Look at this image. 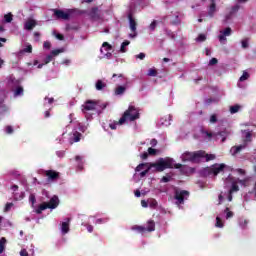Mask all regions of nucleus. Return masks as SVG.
<instances>
[{"instance_id":"nucleus-31","label":"nucleus","mask_w":256,"mask_h":256,"mask_svg":"<svg viewBox=\"0 0 256 256\" xmlns=\"http://www.w3.org/2000/svg\"><path fill=\"white\" fill-rule=\"evenodd\" d=\"M203 157H205L207 162L213 161L216 158L215 154H206L205 151H204V155L202 156V158Z\"/></svg>"},{"instance_id":"nucleus-20","label":"nucleus","mask_w":256,"mask_h":256,"mask_svg":"<svg viewBox=\"0 0 256 256\" xmlns=\"http://www.w3.org/2000/svg\"><path fill=\"white\" fill-rule=\"evenodd\" d=\"M127 91V85L117 86L114 90L115 95H123Z\"/></svg>"},{"instance_id":"nucleus-60","label":"nucleus","mask_w":256,"mask_h":256,"mask_svg":"<svg viewBox=\"0 0 256 256\" xmlns=\"http://www.w3.org/2000/svg\"><path fill=\"white\" fill-rule=\"evenodd\" d=\"M157 139H152L151 141H150V145L152 146V147H157Z\"/></svg>"},{"instance_id":"nucleus-57","label":"nucleus","mask_w":256,"mask_h":256,"mask_svg":"<svg viewBox=\"0 0 256 256\" xmlns=\"http://www.w3.org/2000/svg\"><path fill=\"white\" fill-rule=\"evenodd\" d=\"M136 59L143 61V59H145V53L141 52L140 54L136 55Z\"/></svg>"},{"instance_id":"nucleus-48","label":"nucleus","mask_w":256,"mask_h":256,"mask_svg":"<svg viewBox=\"0 0 256 256\" xmlns=\"http://www.w3.org/2000/svg\"><path fill=\"white\" fill-rule=\"evenodd\" d=\"M11 207H13V203H6L4 208L5 213H8V211H11Z\"/></svg>"},{"instance_id":"nucleus-59","label":"nucleus","mask_w":256,"mask_h":256,"mask_svg":"<svg viewBox=\"0 0 256 256\" xmlns=\"http://www.w3.org/2000/svg\"><path fill=\"white\" fill-rule=\"evenodd\" d=\"M20 256H29V253L27 252L26 249H22V250L20 251Z\"/></svg>"},{"instance_id":"nucleus-8","label":"nucleus","mask_w":256,"mask_h":256,"mask_svg":"<svg viewBox=\"0 0 256 256\" xmlns=\"http://www.w3.org/2000/svg\"><path fill=\"white\" fill-rule=\"evenodd\" d=\"M128 20H129L130 30L133 33V34H130V37L135 38L137 37V22L135 21V18H133L132 13L128 14Z\"/></svg>"},{"instance_id":"nucleus-6","label":"nucleus","mask_w":256,"mask_h":256,"mask_svg":"<svg viewBox=\"0 0 256 256\" xmlns=\"http://www.w3.org/2000/svg\"><path fill=\"white\" fill-rule=\"evenodd\" d=\"M98 103L95 100H87L84 102V104L81 106L82 113L84 115H89L91 111H97Z\"/></svg>"},{"instance_id":"nucleus-38","label":"nucleus","mask_w":256,"mask_h":256,"mask_svg":"<svg viewBox=\"0 0 256 256\" xmlns=\"http://www.w3.org/2000/svg\"><path fill=\"white\" fill-rule=\"evenodd\" d=\"M148 77H157V71L153 68L148 70Z\"/></svg>"},{"instance_id":"nucleus-24","label":"nucleus","mask_w":256,"mask_h":256,"mask_svg":"<svg viewBox=\"0 0 256 256\" xmlns=\"http://www.w3.org/2000/svg\"><path fill=\"white\" fill-rule=\"evenodd\" d=\"M146 231L148 233H152V231H155V221L154 220H149L147 222Z\"/></svg>"},{"instance_id":"nucleus-14","label":"nucleus","mask_w":256,"mask_h":256,"mask_svg":"<svg viewBox=\"0 0 256 256\" xmlns=\"http://www.w3.org/2000/svg\"><path fill=\"white\" fill-rule=\"evenodd\" d=\"M243 149H247V144L246 143H243L241 145H238V146H234L231 148V153L232 155H238V153H240L241 151H243Z\"/></svg>"},{"instance_id":"nucleus-13","label":"nucleus","mask_w":256,"mask_h":256,"mask_svg":"<svg viewBox=\"0 0 256 256\" xmlns=\"http://www.w3.org/2000/svg\"><path fill=\"white\" fill-rule=\"evenodd\" d=\"M211 4L208 7V16L210 18L215 17V13H217V4L215 3V0H210Z\"/></svg>"},{"instance_id":"nucleus-7","label":"nucleus","mask_w":256,"mask_h":256,"mask_svg":"<svg viewBox=\"0 0 256 256\" xmlns=\"http://www.w3.org/2000/svg\"><path fill=\"white\" fill-rule=\"evenodd\" d=\"M53 13L56 19H63V21H69V19H71V13L65 12L61 9H53Z\"/></svg>"},{"instance_id":"nucleus-29","label":"nucleus","mask_w":256,"mask_h":256,"mask_svg":"<svg viewBox=\"0 0 256 256\" xmlns=\"http://www.w3.org/2000/svg\"><path fill=\"white\" fill-rule=\"evenodd\" d=\"M145 167H149V163H141V164H139L135 168L136 173H139L140 171H143V169H145Z\"/></svg>"},{"instance_id":"nucleus-49","label":"nucleus","mask_w":256,"mask_h":256,"mask_svg":"<svg viewBox=\"0 0 256 256\" xmlns=\"http://www.w3.org/2000/svg\"><path fill=\"white\" fill-rule=\"evenodd\" d=\"M24 53H33V46L28 45L26 48L23 50Z\"/></svg>"},{"instance_id":"nucleus-21","label":"nucleus","mask_w":256,"mask_h":256,"mask_svg":"<svg viewBox=\"0 0 256 256\" xmlns=\"http://www.w3.org/2000/svg\"><path fill=\"white\" fill-rule=\"evenodd\" d=\"M75 161L77 162V169H79V171H83V156H75Z\"/></svg>"},{"instance_id":"nucleus-9","label":"nucleus","mask_w":256,"mask_h":256,"mask_svg":"<svg viewBox=\"0 0 256 256\" xmlns=\"http://www.w3.org/2000/svg\"><path fill=\"white\" fill-rule=\"evenodd\" d=\"M88 16L90 17V19L97 21L101 19V10H99V7H92L88 13Z\"/></svg>"},{"instance_id":"nucleus-58","label":"nucleus","mask_w":256,"mask_h":256,"mask_svg":"<svg viewBox=\"0 0 256 256\" xmlns=\"http://www.w3.org/2000/svg\"><path fill=\"white\" fill-rule=\"evenodd\" d=\"M6 133H8V135H11V133H13V127L12 126H7L6 127Z\"/></svg>"},{"instance_id":"nucleus-54","label":"nucleus","mask_w":256,"mask_h":256,"mask_svg":"<svg viewBox=\"0 0 256 256\" xmlns=\"http://www.w3.org/2000/svg\"><path fill=\"white\" fill-rule=\"evenodd\" d=\"M217 63H219V60H217V58H212L209 61V65L213 66V65H217Z\"/></svg>"},{"instance_id":"nucleus-55","label":"nucleus","mask_w":256,"mask_h":256,"mask_svg":"<svg viewBox=\"0 0 256 256\" xmlns=\"http://www.w3.org/2000/svg\"><path fill=\"white\" fill-rule=\"evenodd\" d=\"M44 49H51V42L45 41L43 44Z\"/></svg>"},{"instance_id":"nucleus-53","label":"nucleus","mask_w":256,"mask_h":256,"mask_svg":"<svg viewBox=\"0 0 256 256\" xmlns=\"http://www.w3.org/2000/svg\"><path fill=\"white\" fill-rule=\"evenodd\" d=\"M210 123H217V115L216 114H212L210 116Z\"/></svg>"},{"instance_id":"nucleus-23","label":"nucleus","mask_w":256,"mask_h":256,"mask_svg":"<svg viewBox=\"0 0 256 256\" xmlns=\"http://www.w3.org/2000/svg\"><path fill=\"white\" fill-rule=\"evenodd\" d=\"M67 221L68 222H63L61 227V231L64 235H67V233H69V221H71V219L67 218Z\"/></svg>"},{"instance_id":"nucleus-36","label":"nucleus","mask_w":256,"mask_h":256,"mask_svg":"<svg viewBox=\"0 0 256 256\" xmlns=\"http://www.w3.org/2000/svg\"><path fill=\"white\" fill-rule=\"evenodd\" d=\"M5 22L6 23H11V21H13V14L8 13L4 16Z\"/></svg>"},{"instance_id":"nucleus-64","label":"nucleus","mask_w":256,"mask_h":256,"mask_svg":"<svg viewBox=\"0 0 256 256\" xmlns=\"http://www.w3.org/2000/svg\"><path fill=\"white\" fill-rule=\"evenodd\" d=\"M157 206V200H152L150 202V207H156Z\"/></svg>"},{"instance_id":"nucleus-15","label":"nucleus","mask_w":256,"mask_h":256,"mask_svg":"<svg viewBox=\"0 0 256 256\" xmlns=\"http://www.w3.org/2000/svg\"><path fill=\"white\" fill-rule=\"evenodd\" d=\"M239 9H241V6L239 4H236L235 6H233L230 9V12L226 15V21H229V19H231V17H233L235 13H238Z\"/></svg>"},{"instance_id":"nucleus-19","label":"nucleus","mask_w":256,"mask_h":256,"mask_svg":"<svg viewBox=\"0 0 256 256\" xmlns=\"http://www.w3.org/2000/svg\"><path fill=\"white\" fill-rule=\"evenodd\" d=\"M37 25V22L35 20H28L25 24H24V29H26L27 31H32V29Z\"/></svg>"},{"instance_id":"nucleus-39","label":"nucleus","mask_w":256,"mask_h":256,"mask_svg":"<svg viewBox=\"0 0 256 256\" xmlns=\"http://www.w3.org/2000/svg\"><path fill=\"white\" fill-rule=\"evenodd\" d=\"M53 61V55L49 54L48 56H46V58L44 59V65H48V63H51Z\"/></svg>"},{"instance_id":"nucleus-43","label":"nucleus","mask_w":256,"mask_h":256,"mask_svg":"<svg viewBox=\"0 0 256 256\" xmlns=\"http://www.w3.org/2000/svg\"><path fill=\"white\" fill-rule=\"evenodd\" d=\"M241 44H242V48L243 49H247V47H249V39H244L241 41Z\"/></svg>"},{"instance_id":"nucleus-16","label":"nucleus","mask_w":256,"mask_h":256,"mask_svg":"<svg viewBox=\"0 0 256 256\" xmlns=\"http://www.w3.org/2000/svg\"><path fill=\"white\" fill-rule=\"evenodd\" d=\"M81 137H83V134H81V132L75 131L73 136L70 138L71 145H73V143H79V141H81Z\"/></svg>"},{"instance_id":"nucleus-34","label":"nucleus","mask_w":256,"mask_h":256,"mask_svg":"<svg viewBox=\"0 0 256 256\" xmlns=\"http://www.w3.org/2000/svg\"><path fill=\"white\" fill-rule=\"evenodd\" d=\"M63 51H64L63 48L52 50L50 55H52V57H57V55L63 53Z\"/></svg>"},{"instance_id":"nucleus-32","label":"nucleus","mask_w":256,"mask_h":256,"mask_svg":"<svg viewBox=\"0 0 256 256\" xmlns=\"http://www.w3.org/2000/svg\"><path fill=\"white\" fill-rule=\"evenodd\" d=\"M239 109H241V106L239 105H234L230 107V113L234 115V113H239Z\"/></svg>"},{"instance_id":"nucleus-30","label":"nucleus","mask_w":256,"mask_h":256,"mask_svg":"<svg viewBox=\"0 0 256 256\" xmlns=\"http://www.w3.org/2000/svg\"><path fill=\"white\" fill-rule=\"evenodd\" d=\"M131 42H129V40L124 41L121 44V48H120V52L121 53H127V49H125L128 45H130Z\"/></svg>"},{"instance_id":"nucleus-26","label":"nucleus","mask_w":256,"mask_h":256,"mask_svg":"<svg viewBox=\"0 0 256 256\" xmlns=\"http://www.w3.org/2000/svg\"><path fill=\"white\" fill-rule=\"evenodd\" d=\"M132 231H138L139 233H145L147 231V228L144 226L134 225L132 226Z\"/></svg>"},{"instance_id":"nucleus-62","label":"nucleus","mask_w":256,"mask_h":256,"mask_svg":"<svg viewBox=\"0 0 256 256\" xmlns=\"http://www.w3.org/2000/svg\"><path fill=\"white\" fill-rule=\"evenodd\" d=\"M149 157V153L147 152H144L142 155H141V159H148Z\"/></svg>"},{"instance_id":"nucleus-61","label":"nucleus","mask_w":256,"mask_h":256,"mask_svg":"<svg viewBox=\"0 0 256 256\" xmlns=\"http://www.w3.org/2000/svg\"><path fill=\"white\" fill-rule=\"evenodd\" d=\"M56 38H58L59 41H63L65 39V36H63V34H57Z\"/></svg>"},{"instance_id":"nucleus-40","label":"nucleus","mask_w":256,"mask_h":256,"mask_svg":"<svg viewBox=\"0 0 256 256\" xmlns=\"http://www.w3.org/2000/svg\"><path fill=\"white\" fill-rule=\"evenodd\" d=\"M5 101V90H0V105Z\"/></svg>"},{"instance_id":"nucleus-2","label":"nucleus","mask_w":256,"mask_h":256,"mask_svg":"<svg viewBox=\"0 0 256 256\" xmlns=\"http://www.w3.org/2000/svg\"><path fill=\"white\" fill-rule=\"evenodd\" d=\"M174 162L173 158H159L157 162L150 163V167L154 168L157 173H162L165 169H173Z\"/></svg>"},{"instance_id":"nucleus-47","label":"nucleus","mask_w":256,"mask_h":256,"mask_svg":"<svg viewBox=\"0 0 256 256\" xmlns=\"http://www.w3.org/2000/svg\"><path fill=\"white\" fill-rule=\"evenodd\" d=\"M29 201L30 203H32V205H35V203L37 202V199L35 198V194H30Z\"/></svg>"},{"instance_id":"nucleus-50","label":"nucleus","mask_w":256,"mask_h":256,"mask_svg":"<svg viewBox=\"0 0 256 256\" xmlns=\"http://www.w3.org/2000/svg\"><path fill=\"white\" fill-rule=\"evenodd\" d=\"M207 39V36H205V34H199V36L197 37V41L199 42H203Z\"/></svg>"},{"instance_id":"nucleus-17","label":"nucleus","mask_w":256,"mask_h":256,"mask_svg":"<svg viewBox=\"0 0 256 256\" xmlns=\"http://www.w3.org/2000/svg\"><path fill=\"white\" fill-rule=\"evenodd\" d=\"M245 133V139H244V143L247 145H249V143H251L253 141L252 137H253V131H249V130H244Z\"/></svg>"},{"instance_id":"nucleus-44","label":"nucleus","mask_w":256,"mask_h":256,"mask_svg":"<svg viewBox=\"0 0 256 256\" xmlns=\"http://www.w3.org/2000/svg\"><path fill=\"white\" fill-rule=\"evenodd\" d=\"M156 27H157V20H153L149 26V29L150 31H155Z\"/></svg>"},{"instance_id":"nucleus-18","label":"nucleus","mask_w":256,"mask_h":256,"mask_svg":"<svg viewBox=\"0 0 256 256\" xmlns=\"http://www.w3.org/2000/svg\"><path fill=\"white\" fill-rule=\"evenodd\" d=\"M11 189L13 190V196H14V199H17V200H21L25 197V193L22 192L20 196H17V193H15L16 191H19V186L18 185H12L11 186Z\"/></svg>"},{"instance_id":"nucleus-25","label":"nucleus","mask_w":256,"mask_h":256,"mask_svg":"<svg viewBox=\"0 0 256 256\" xmlns=\"http://www.w3.org/2000/svg\"><path fill=\"white\" fill-rule=\"evenodd\" d=\"M45 209H49V206L47 205V203L44 202L38 206V209H36L37 215H41V213H43Z\"/></svg>"},{"instance_id":"nucleus-10","label":"nucleus","mask_w":256,"mask_h":256,"mask_svg":"<svg viewBox=\"0 0 256 256\" xmlns=\"http://www.w3.org/2000/svg\"><path fill=\"white\" fill-rule=\"evenodd\" d=\"M233 30L231 27H227L224 31H220V35L218 36V39L220 43H223V41H227V37H230Z\"/></svg>"},{"instance_id":"nucleus-12","label":"nucleus","mask_w":256,"mask_h":256,"mask_svg":"<svg viewBox=\"0 0 256 256\" xmlns=\"http://www.w3.org/2000/svg\"><path fill=\"white\" fill-rule=\"evenodd\" d=\"M46 205H48V209H57L59 207V197L53 196Z\"/></svg>"},{"instance_id":"nucleus-35","label":"nucleus","mask_w":256,"mask_h":256,"mask_svg":"<svg viewBox=\"0 0 256 256\" xmlns=\"http://www.w3.org/2000/svg\"><path fill=\"white\" fill-rule=\"evenodd\" d=\"M151 169H153V167H151V163H149V166H147V169L140 173V177H145V175H147V173H149Z\"/></svg>"},{"instance_id":"nucleus-4","label":"nucleus","mask_w":256,"mask_h":256,"mask_svg":"<svg viewBox=\"0 0 256 256\" xmlns=\"http://www.w3.org/2000/svg\"><path fill=\"white\" fill-rule=\"evenodd\" d=\"M205 155V151H195V152H189L186 151L181 155L182 161L185 163L189 161L190 163H198L199 159H203V156Z\"/></svg>"},{"instance_id":"nucleus-51","label":"nucleus","mask_w":256,"mask_h":256,"mask_svg":"<svg viewBox=\"0 0 256 256\" xmlns=\"http://www.w3.org/2000/svg\"><path fill=\"white\" fill-rule=\"evenodd\" d=\"M148 154L149 155H157V149L155 148H148Z\"/></svg>"},{"instance_id":"nucleus-22","label":"nucleus","mask_w":256,"mask_h":256,"mask_svg":"<svg viewBox=\"0 0 256 256\" xmlns=\"http://www.w3.org/2000/svg\"><path fill=\"white\" fill-rule=\"evenodd\" d=\"M107 87V83L103 82V80H97L95 84V88L97 91H103Z\"/></svg>"},{"instance_id":"nucleus-52","label":"nucleus","mask_w":256,"mask_h":256,"mask_svg":"<svg viewBox=\"0 0 256 256\" xmlns=\"http://www.w3.org/2000/svg\"><path fill=\"white\" fill-rule=\"evenodd\" d=\"M169 181H171V176H164L161 179L162 183H169Z\"/></svg>"},{"instance_id":"nucleus-42","label":"nucleus","mask_w":256,"mask_h":256,"mask_svg":"<svg viewBox=\"0 0 256 256\" xmlns=\"http://www.w3.org/2000/svg\"><path fill=\"white\" fill-rule=\"evenodd\" d=\"M102 47H103L104 49H106V51H111V49H113V47L109 44V42H104V43L102 44Z\"/></svg>"},{"instance_id":"nucleus-27","label":"nucleus","mask_w":256,"mask_h":256,"mask_svg":"<svg viewBox=\"0 0 256 256\" xmlns=\"http://www.w3.org/2000/svg\"><path fill=\"white\" fill-rule=\"evenodd\" d=\"M239 191V185H237V182H232V186L229 190L230 194L237 193Z\"/></svg>"},{"instance_id":"nucleus-45","label":"nucleus","mask_w":256,"mask_h":256,"mask_svg":"<svg viewBox=\"0 0 256 256\" xmlns=\"http://www.w3.org/2000/svg\"><path fill=\"white\" fill-rule=\"evenodd\" d=\"M116 77H118V79H125V76L123 74H113L112 79H114V82L117 81V79H115Z\"/></svg>"},{"instance_id":"nucleus-11","label":"nucleus","mask_w":256,"mask_h":256,"mask_svg":"<svg viewBox=\"0 0 256 256\" xmlns=\"http://www.w3.org/2000/svg\"><path fill=\"white\" fill-rule=\"evenodd\" d=\"M45 176L49 179V181H57V179H59V172L55 170H46Z\"/></svg>"},{"instance_id":"nucleus-37","label":"nucleus","mask_w":256,"mask_h":256,"mask_svg":"<svg viewBox=\"0 0 256 256\" xmlns=\"http://www.w3.org/2000/svg\"><path fill=\"white\" fill-rule=\"evenodd\" d=\"M247 79H249V73L244 71L239 81L243 82V81H247Z\"/></svg>"},{"instance_id":"nucleus-63","label":"nucleus","mask_w":256,"mask_h":256,"mask_svg":"<svg viewBox=\"0 0 256 256\" xmlns=\"http://www.w3.org/2000/svg\"><path fill=\"white\" fill-rule=\"evenodd\" d=\"M237 173H239V175H245V170L241 169V168H238Z\"/></svg>"},{"instance_id":"nucleus-5","label":"nucleus","mask_w":256,"mask_h":256,"mask_svg":"<svg viewBox=\"0 0 256 256\" xmlns=\"http://www.w3.org/2000/svg\"><path fill=\"white\" fill-rule=\"evenodd\" d=\"M189 195L190 193L187 190L176 189L174 191V199L176 200V205H184L185 201L189 199Z\"/></svg>"},{"instance_id":"nucleus-41","label":"nucleus","mask_w":256,"mask_h":256,"mask_svg":"<svg viewBox=\"0 0 256 256\" xmlns=\"http://www.w3.org/2000/svg\"><path fill=\"white\" fill-rule=\"evenodd\" d=\"M216 227L223 228V220H221L219 217H216Z\"/></svg>"},{"instance_id":"nucleus-46","label":"nucleus","mask_w":256,"mask_h":256,"mask_svg":"<svg viewBox=\"0 0 256 256\" xmlns=\"http://www.w3.org/2000/svg\"><path fill=\"white\" fill-rule=\"evenodd\" d=\"M225 213H226V219H231V217H233V212L229 211V208L225 209Z\"/></svg>"},{"instance_id":"nucleus-3","label":"nucleus","mask_w":256,"mask_h":256,"mask_svg":"<svg viewBox=\"0 0 256 256\" xmlns=\"http://www.w3.org/2000/svg\"><path fill=\"white\" fill-rule=\"evenodd\" d=\"M225 167H227L225 164H214L211 167L204 168L202 170V175L204 177H217L219 173H223V171H225Z\"/></svg>"},{"instance_id":"nucleus-1","label":"nucleus","mask_w":256,"mask_h":256,"mask_svg":"<svg viewBox=\"0 0 256 256\" xmlns=\"http://www.w3.org/2000/svg\"><path fill=\"white\" fill-rule=\"evenodd\" d=\"M139 117V109H137L135 106H129L128 109L123 113L122 117L119 119L118 124L124 125V123H127V121H137Z\"/></svg>"},{"instance_id":"nucleus-28","label":"nucleus","mask_w":256,"mask_h":256,"mask_svg":"<svg viewBox=\"0 0 256 256\" xmlns=\"http://www.w3.org/2000/svg\"><path fill=\"white\" fill-rule=\"evenodd\" d=\"M5 243H7V239L5 237H2L0 239V255L5 251Z\"/></svg>"},{"instance_id":"nucleus-33","label":"nucleus","mask_w":256,"mask_h":256,"mask_svg":"<svg viewBox=\"0 0 256 256\" xmlns=\"http://www.w3.org/2000/svg\"><path fill=\"white\" fill-rule=\"evenodd\" d=\"M20 95H23V88L21 86H18L14 92V96L19 97Z\"/></svg>"},{"instance_id":"nucleus-56","label":"nucleus","mask_w":256,"mask_h":256,"mask_svg":"<svg viewBox=\"0 0 256 256\" xmlns=\"http://www.w3.org/2000/svg\"><path fill=\"white\" fill-rule=\"evenodd\" d=\"M85 227H86L88 233H93V225L86 224Z\"/></svg>"}]
</instances>
